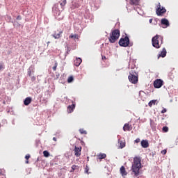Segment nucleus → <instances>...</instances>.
<instances>
[{
	"instance_id": "obj_36",
	"label": "nucleus",
	"mask_w": 178,
	"mask_h": 178,
	"mask_svg": "<svg viewBox=\"0 0 178 178\" xmlns=\"http://www.w3.org/2000/svg\"><path fill=\"white\" fill-rule=\"evenodd\" d=\"M135 143H140V138H137L136 140H135Z\"/></svg>"
},
{
	"instance_id": "obj_27",
	"label": "nucleus",
	"mask_w": 178,
	"mask_h": 178,
	"mask_svg": "<svg viewBox=\"0 0 178 178\" xmlns=\"http://www.w3.org/2000/svg\"><path fill=\"white\" fill-rule=\"evenodd\" d=\"M56 67H58V63H55V66L53 67V70H56Z\"/></svg>"
},
{
	"instance_id": "obj_11",
	"label": "nucleus",
	"mask_w": 178,
	"mask_h": 178,
	"mask_svg": "<svg viewBox=\"0 0 178 178\" xmlns=\"http://www.w3.org/2000/svg\"><path fill=\"white\" fill-rule=\"evenodd\" d=\"M118 143L120 144L119 147L121 148V149L126 147V142L124 140H119Z\"/></svg>"
},
{
	"instance_id": "obj_17",
	"label": "nucleus",
	"mask_w": 178,
	"mask_h": 178,
	"mask_svg": "<svg viewBox=\"0 0 178 178\" xmlns=\"http://www.w3.org/2000/svg\"><path fill=\"white\" fill-rule=\"evenodd\" d=\"M63 33V31H60L58 33H54L52 35V37L55 38L56 40L58 38H60V35Z\"/></svg>"
},
{
	"instance_id": "obj_43",
	"label": "nucleus",
	"mask_w": 178,
	"mask_h": 178,
	"mask_svg": "<svg viewBox=\"0 0 178 178\" xmlns=\"http://www.w3.org/2000/svg\"><path fill=\"white\" fill-rule=\"evenodd\" d=\"M26 163H29V161H26Z\"/></svg>"
},
{
	"instance_id": "obj_18",
	"label": "nucleus",
	"mask_w": 178,
	"mask_h": 178,
	"mask_svg": "<svg viewBox=\"0 0 178 178\" xmlns=\"http://www.w3.org/2000/svg\"><path fill=\"white\" fill-rule=\"evenodd\" d=\"M123 130H124V131H126L127 130L130 131L131 130L130 125H129V124H125L124 125Z\"/></svg>"
},
{
	"instance_id": "obj_2",
	"label": "nucleus",
	"mask_w": 178,
	"mask_h": 178,
	"mask_svg": "<svg viewBox=\"0 0 178 178\" xmlns=\"http://www.w3.org/2000/svg\"><path fill=\"white\" fill-rule=\"evenodd\" d=\"M119 37H120V32H119V30L113 31L109 38L110 42L113 44V42H115V41L119 39Z\"/></svg>"
},
{
	"instance_id": "obj_20",
	"label": "nucleus",
	"mask_w": 178,
	"mask_h": 178,
	"mask_svg": "<svg viewBox=\"0 0 178 178\" xmlns=\"http://www.w3.org/2000/svg\"><path fill=\"white\" fill-rule=\"evenodd\" d=\"M70 38H73L74 40H79V35L72 34V35H70Z\"/></svg>"
},
{
	"instance_id": "obj_19",
	"label": "nucleus",
	"mask_w": 178,
	"mask_h": 178,
	"mask_svg": "<svg viewBox=\"0 0 178 178\" xmlns=\"http://www.w3.org/2000/svg\"><path fill=\"white\" fill-rule=\"evenodd\" d=\"M98 158H99V159H105V158H106V154H105L104 153H100L98 155Z\"/></svg>"
},
{
	"instance_id": "obj_30",
	"label": "nucleus",
	"mask_w": 178,
	"mask_h": 178,
	"mask_svg": "<svg viewBox=\"0 0 178 178\" xmlns=\"http://www.w3.org/2000/svg\"><path fill=\"white\" fill-rule=\"evenodd\" d=\"M139 95H145V92H144V91H140V92H139Z\"/></svg>"
},
{
	"instance_id": "obj_28",
	"label": "nucleus",
	"mask_w": 178,
	"mask_h": 178,
	"mask_svg": "<svg viewBox=\"0 0 178 178\" xmlns=\"http://www.w3.org/2000/svg\"><path fill=\"white\" fill-rule=\"evenodd\" d=\"M166 152H168L166 149H163L161 151V154H163V155H166Z\"/></svg>"
},
{
	"instance_id": "obj_23",
	"label": "nucleus",
	"mask_w": 178,
	"mask_h": 178,
	"mask_svg": "<svg viewBox=\"0 0 178 178\" xmlns=\"http://www.w3.org/2000/svg\"><path fill=\"white\" fill-rule=\"evenodd\" d=\"M79 132L81 133V134H87V131L83 129H79Z\"/></svg>"
},
{
	"instance_id": "obj_24",
	"label": "nucleus",
	"mask_w": 178,
	"mask_h": 178,
	"mask_svg": "<svg viewBox=\"0 0 178 178\" xmlns=\"http://www.w3.org/2000/svg\"><path fill=\"white\" fill-rule=\"evenodd\" d=\"M139 0H131V2L133 5H137L138 3Z\"/></svg>"
},
{
	"instance_id": "obj_33",
	"label": "nucleus",
	"mask_w": 178,
	"mask_h": 178,
	"mask_svg": "<svg viewBox=\"0 0 178 178\" xmlns=\"http://www.w3.org/2000/svg\"><path fill=\"white\" fill-rule=\"evenodd\" d=\"M29 76H31V70L29 69L28 71Z\"/></svg>"
},
{
	"instance_id": "obj_22",
	"label": "nucleus",
	"mask_w": 178,
	"mask_h": 178,
	"mask_svg": "<svg viewBox=\"0 0 178 178\" xmlns=\"http://www.w3.org/2000/svg\"><path fill=\"white\" fill-rule=\"evenodd\" d=\"M43 155H44V156H45V158H48V156H49V152H48V151L45 150L43 152Z\"/></svg>"
},
{
	"instance_id": "obj_16",
	"label": "nucleus",
	"mask_w": 178,
	"mask_h": 178,
	"mask_svg": "<svg viewBox=\"0 0 178 178\" xmlns=\"http://www.w3.org/2000/svg\"><path fill=\"white\" fill-rule=\"evenodd\" d=\"M159 56H161V58H165L166 56V49L163 48L161 53L159 54Z\"/></svg>"
},
{
	"instance_id": "obj_3",
	"label": "nucleus",
	"mask_w": 178,
	"mask_h": 178,
	"mask_svg": "<svg viewBox=\"0 0 178 178\" xmlns=\"http://www.w3.org/2000/svg\"><path fill=\"white\" fill-rule=\"evenodd\" d=\"M129 44H130V40L127 36H126L124 38L120 39L119 41V44L120 45V47H129Z\"/></svg>"
},
{
	"instance_id": "obj_4",
	"label": "nucleus",
	"mask_w": 178,
	"mask_h": 178,
	"mask_svg": "<svg viewBox=\"0 0 178 178\" xmlns=\"http://www.w3.org/2000/svg\"><path fill=\"white\" fill-rule=\"evenodd\" d=\"M159 38V35H156L152 39V44L154 48H161V46L159 45V40H158Z\"/></svg>"
},
{
	"instance_id": "obj_15",
	"label": "nucleus",
	"mask_w": 178,
	"mask_h": 178,
	"mask_svg": "<svg viewBox=\"0 0 178 178\" xmlns=\"http://www.w3.org/2000/svg\"><path fill=\"white\" fill-rule=\"evenodd\" d=\"M31 103V97H26L24 101V105L27 106V105H30V104Z\"/></svg>"
},
{
	"instance_id": "obj_40",
	"label": "nucleus",
	"mask_w": 178,
	"mask_h": 178,
	"mask_svg": "<svg viewBox=\"0 0 178 178\" xmlns=\"http://www.w3.org/2000/svg\"><path fill=\"white\" fill-rule=\"evenodd\" d=\"M149 22V23H152V19H150Z\"/></svg>"
},
{
	"instance_id": "obj_32",
	"label": "nucleus",
	"mask_w": 178,
	"mask_h": 178,
	"mask_svg": "<svg viewBox=\"0 0 178 178\" xmlns=\"http://www.w3.org/2000/svg\"><path fill=\"white\" fill-rule=\"evenodd\" d=\"M14 26H15V27H17V26H19V23H17V22H15Z\"/></svg>"
},
{
	"instance_id": "obj_1",
	"label": "nucleus",
	"mask_w": 178,
	"mask_h": 178,
	"mask_svg": "<svg viewBox=\"0 0 178 178\" xmlns=\"http://www.w3.org/2000/svg\"><path fill=\"white\" fill-rule=\"evenodd\" d=\"M140 169H141V159L138 157H135L131 168L134 176L140 175Z\"/></svg>"
},
{
	"instance_id": "obj_34",
	"label": "nucleus",
	"mask_w": 178,
	"mask_h": 178,
	"mask_svg": "<svg viewBox=\"0 0 178 178\" xmlns=\"http://www.w3.org/2000/svg\"><path fill=\"white\" fill-rule=\"evenodd\" d=\"M161 113H166V108H163V109L161 111Z\"/></svg>"
},
{
	"instance_id": "obj_12",
	"label": "nucleus",
	"mask_w": 178,
	"mask_h": 178,
	"mask_svg": "<svg viewBox=\"0 0 178 178\" xmlns=\"http://www.w3.org/2000/svg\"><path fill=\"white\" fill-rule=\"evenodd\" d=\"M141 145L143 148H148V146H149L148 140H143L141 141Z\"/></svg>"
},
{
	"instance_id": "obj_14",
	"label": "nucleus",
	"mask_w": 178,
	"mask_h": 178,
	"mask_svg": "<svg viewBox=\"0 0 178 178\" xmlns=\"http://www.w3.org/2000/svg\"><path fill=\"white\" fill-rule=\"evenodd\" d=\"M81 62H82L81 58H76L74 61L75 66H80V65L81 64Z\"/></svg>"
},
{
	"instance_id": "obj_21",
	"label": "nucleus",
	"mask_w": 178,
	"mask_h": 178,
	"mask_svg": "<svg viewBox=\"0 0 178 178\" xmlns=\"http://www.w3.org/2000/svg\"><path fill=\"white\" fill-rule=\"evenodd\" d=\"M156 104V100H152L149 102L148 105L149 106H152L153 105H155Z\"/></svg>"
},
{
	"instance_id": "obj_42",
	"label": "nucleus",
	"mask_w": 178,
	"mask_h": 178,
	"mask_svg": "<svg viewBox=\"0 0 178 178\" xmlns=\"http://www.w3.org/2000/svg\"><path fill=\"white\" fill-rule=\"evenodd\" d=\"M106 57H105V56H102V59H106Z\"/></svg>"
},
{
	"instance_id": "obj_29",
	"label": "nucleus",
	"mask_w": 178,
	"mask_h": 178,
	"mask_svg": "<svg viewBox=\"0 0 178 178\" xmlns=\"http://www.w3.org/2000/svg\"><path fill=\"white\" fill-rule=\"evenodd\" d=\"M163 131L166 132L168 130V128L167 127H163Z\"/></svg>"
},
{
	"instance_id": "obj_6",
	"label": "nucleus",
	"mask_w": 178,
	"mask_h": 178,
	"mask_svg": "<svg viewBox=\"0 0 178 178\" xmlns=\"http://www.w3.org/2000/svg\"><path fill=\"white\" fill-rule=\"evenodd\" d=\"M163 86V81L161 79H156L154 82V88H161Z\"/></svg>"
},
{
	"instance_id": "obj_26",
	"label": "nucleus",
	"mask_w": 178,
	"mask_h": 178,
	"mask_svg": "<svg viewBox=\"0 0 178 178\" xmlns=\"http://www.w3.org/2000/svg\"><path fill=\"white\" fill-rule=\"evenodd\" d=\"M68 83H72L73 81V76H70L67 79Z\"/></svg>"
},
{
	"instance_id": "obj_35",
	"label": "nucleus",
	"mask_w": 178,
	"mask_h": 178,
	"mask_svg": "<svg viewBox=\"0 0 178 178\" xmlns=\"http://www.w3.org/2000/svg\"><path fill=\"white\" fill-rule=\"evenodd\" d=\"M3 69V65L0 64V70H2Z\"/></svg>"
},
{
	"instance_id": "obj_41",
	"label": "nucleus",
	"mask_w": 178,
	"mask_h": 178,
	"mask_svg": "<svg viewBox=\"0 0 178 178\" xmlns=\"http://www.w3.org/2000/svg\"><path fill=\"white\" fill-rule=\"evenodd\" d=\"M54 141H56V138H53Z\"/></svg>"
},
{
	"instance_id": "obj_7",
	"label": "nucleus",
	"mask_w": 178,
	"mask_h": 178,
	"mask_svg": "<svg viewBox=\"0 0 178 178\" xmlns=\"http://www.w3.org/2000/svg\"><path fill=\"white\" fill-rule=\"evenodd\" d=\"M128 79L129 81L132 83V84H136L138 81V78L137 77V76L134 74H130L128 76Z\"/></svg>"
},
{
	"instance_id": "obj_8",
	"label": "nucleus",
	"mask_w": 178,
	"mask_h": 178,
	"mask_svg": "<svg viewBox=\"0 0 178 178\" xmlns=\"http://www.w3.org/2000/svg\"><path fill=\"white\" fill-rule=\"evenodd\" d=\"M161 24L163 25L162 26L163 29H166V28L169 27V26H170L169 20H168V19H166V18H163L161 21Z\"/></svg>"
},
{
	"instance_id": "obj_9",
	"label": "nucleus",
	"mask_w": 178,
	"mask_h": 178,
	"mask_svg": "<svg viewBox=\"0 0 178 178\" xmlns=\"http://www.w3.org/2000/svg\"><path fill=\"white\" fill-rule=\"evenodd\" d=\"M120 172L122 177H126L127 176V172L126 171V168H124V166H122L120 169Z\"/></svg>"
},
{
	"instance_id": "obj_38",
	"label": "nucleus",
	"mask_w": 178,
	"mask_h": 178,
	"mask_svg": "<svg viewBox=\"0 0 178 178\" xmlns=\"http://www.w3.org/2000/svg\"><path fill=\"white\" fill-rule=\"evenodd\" d=\"M20 19H22V18L20 17V16H18V17H17V20H20Z\"/></svg>"
},
{
	"instance_id": "obj_39",
	"label": "nucleus",
	"mask_w": 178,
	"mask_h": 178,
	"mask_svg": "<svg viewBox=\"0 0 178 178\" xmlns=\"http://www.w3.org/2000/svg\"><path fill=\"white\" fill-rule=\"evenodd\" d=\"M86 173H88V169H86Z\"/></svg>"
},
{
	"instance_id": "obj_5",
	"label": "nucleus",
	"mask_w": 178,
	"mask_h": 178,
	"mask_svg": "<svg viewBox=\"0 0 178 178\" xmlns=\"http://www.w3.org/2000/svg\"><path fill=\"white\" fill-rule=\"evenodd\" d=\"M163 13H166V9L159 3V7L156 9V15H158V16H162Z\"/></svg>"
},
{
	"instance_id": "obj_37",
	"label": "nucleus",
	"mask_w": 178,
	"mask_h": 178,
	"mask_svg": "<svg viewBox=\"0 0 178 178\" xmlns=\"http://www.w3.org/2000/svg\"><path fill=\"white\" fill-rule=\"evenodd\" d=\"M76 165H72V169L73 170H74V169H76Z\"/></svg>"
},
{
	"instance_id": "obj_10",
	"label": "nucleus",
	"mask_w": 178,
	"mask_h": 178,
	"mask_svg": "<svg viewBox=\"0 0 178 178\" xmlns=\"http://www.w3.org/2000/svg\"><path fill=\"white\" fill-rule=\"evenodd\" d=\"M74 152L76 156H80V155H81V147H77L75 146Z\"/></svg>"
},
{
	"instance_id": "obj_25",
	"label": "nucleus",
	"mask_w": 178,
	"mask_h": 178,
	"mask_svg": "<svg viewBox=\"0 0 178 178\" xmlns=\"http://www.w3.org/2000/svg\"><path fill=\"white\" fill-rule=\"evenodd\" d=\"M60 6H65L66 5V0H63L60 3Z\"/></svg>"
},
{
	"instance_id": "obj_31",
	"label": "nucleus",
	"mask_w": 178,
	"mask_h": 178,
	"mask_svg": "<svg viewBox=\"0 0 178 178\" xmlns=\"http://www.w3.org/2000/svg\"><path fill=\"white\" fill-rule=\"evenodd\" d=\"M25 159H30V154L26 155Z\"/></svg>"
},
{
	"instance_id": "obj_13",
	"label": "nucleus",
	"mask_w": 178,
	"mask_h": 178,
	"mask_svg": "<svg viewBox=\"0 0 178 178\" xmlns=\"http://www.w3.org/2000/svg\"><path fill=\"white\" fill-rule=\"evenodd\" d=\"M76 108V104H73L72 106H69L67 107V112L68 113H72L73 112V110Z\"/></svg>"
}]
</instances>
